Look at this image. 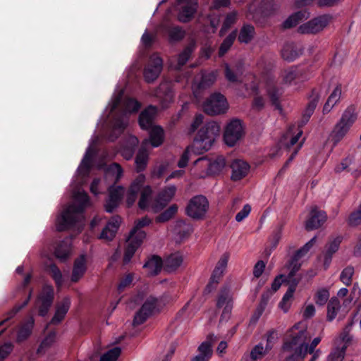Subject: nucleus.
Wrapping results in <instances>:
<instances>
[{"label":"nucleus","mask_w":361,"mask_h":361,"mask_svg":"<svg viewBox=\"0 0 361 361\" xmlns=\"http://www.w3.org/2000/svg\"><path fill=\"white\" fill-rule=\"evenodd\" d=\"M75 199L79 203L69 205L58 216L56 219V230L58 231H63L75 227L80 221L90 200L88 195L85 192H78Z\"/></svg>","instance_id":"f257e3e1"},{"label":"nucleus","mask_w":361,"mask_h":361,"mask_svg":"<svg viewBox=\"0 0 361 361\" xmlns=\"http://www.w3.org/2000/svg\"><path fill=\"white\" fill-rule=\"evenodd\" d=\"M220 127L215 121L206 122L194 138V147L199 153L208 151L219 135Z\"/></svg>","instance_id":"f03ea898"},{"label":"nucleus","mask_w":361,"mask_h":361,"mask_svg":"<svg viewBox=\"0 0 361 361\" xmlns=\"http://www.w3.org/2000/svg\"><path fill=\"white\" fill-rule=\"evenodd\" d=\"M167 295L163 294L159 297L149 295L141 307L135 312L133 325L134 326L142 324L146 320L156 312H159L166 305Z\"/></svg>","instance_id":"7ed1b4c3"},{"label":"nucleus","mask_w":361,"mask_h":361,"mask_svg":"<svg viewBox=\"0 0 361 361\" xmlns=\"http://www.w3.org/2000/svg\"><path fill=\"white\" fill-rule=\"evenodd\" d=\"M306 336L305 330L298 331L293 329L291 330L283 345V350L291 353L286 357L284 361H302Z\"/></svg>","instance_id":"20e7f679"},{"label":"nucleus","mask_w":361,"mask_h":361,"mask_svg":"<svg viewBox=\"0 0 361 361\" xmlns=\"http://www.w3.org/2000/svg\"><path fill=\"white\" fill-rule=\"evenodd\" d=\"M356 119L357 114L355 106L350 105L348 106L331 134V141L334 146H336L344 137Z\"/></svg>","instance_id":"39448f33"},{"label":"nucleus","mask_w":361,"mask_h":361,"mask_svg":"<svg viewBox=\"0 0 361 361\" xmlns=\"http://www.w3.org/2000/svg\"><path fill=\"white\" fill-rule=\"evenodd\" d=\"M209 209V201L204 195H195L188 202L185 208V214L195 220L204 218Z\"/></svg>","instance_id":"423d86ee"},{"label":"nucleus","mask_w":361,"mask_h":361,"mask_svg":"<svg viewBox=\"0 0 361 361\" xmlns=\"http://www.w3.org/2000/svg\"><path fill=\"white\" fill-rule=\"evenodd\" d=\"M228 104L225 96L220 92L212 94L204 102V111L210 116L220 115L226 112Z\"/></svg>","instance_id":"0eeeda50"},{"label":"nucleus","mask_w":361,"mask_h":361,"mask_svg":"<svg viewBox=\"0 0 361 361\" xmlns=\"http://www.w3.org/2000/svg\"><path fill=\"white\" fill-rule=\"evenodd\" d=\"M245 135L244 127L240 119L233 118L226 125L224 132V140L228 147H233Z\"/></svg>","instance_id":"6e6552de"},{"label":"nucleus","mask_w":361,"mask_h":361,"mask_svg":"<svg viewBox=\"0 0 361 361\" xmlns=\"http://www.w3.org/2000/svg\"><path fill=\"white\" fill-rule=\"evenodd\" d=\"M332 16L329 14L319 16L300 25L298 27V32L302 35H316L322 31L329 25Z\"/></svg>","instance_id":"1a4fd4ad"},{"label":"nucleus","mask_w":361,"mask_h":361,"mask_svg":"<svg viewBox=\"0 0 361 361\" xmlns=\"http://www.w3.org/2000/svg\"><path fill=\"white\" fill-rule=\"evenodd\" d=\"M163 61L159 56H152L144 69V77L147 82H154L162 70Z\"/></svg>","instance_id":"9d476101"},{"label":"nucleus","mask_w":361,"mask_h":361,"mask_svg":"<svg viewBox=\"0 0 361 361\" xmlns=\"http://www.w3.org/2000/svg\"><path fill=\"white\" fill-rule=\"evenodd\" d=\"M319 98L320 95L317 90L316 88L312 89L310 96V101L302 113L301 120L298 123L299 128H302L307 123L317 106Z\"/></svg>","instance_id":"9b49d317"},{"label":"nucleus","mask_w":361,"mask_h":361,"mask_svg":"<svg viewBox=\"0 0 361 361\" xmlns=\"http://www.w3.org/2000/svg\"><path fill=\"white\" fill-rule=\"evenodd\" d=\"M176 192L175 185H169L163 188L158 194L154 204V209L159 212L163 209L172 200Z\"/></svg>","instance_id":"f8f14e48"},{"label":"nucleus","mask_w":361,"mask_h":361,"mask_svg":"<svg viewBox=\"0 0 361 361\" xmlns=\"http://www.w3.org/2000/svg\"><path fill=\"white\" fill-rule=\"evenodd\" d=\"M145 176L142 173L139 174L131 183L127 193L126 204L128 207L133 205L135 202L137 195L140 192L142 185L145 183Z\"/></svg>","instance_id":"ddd939ff"},{"label":"nucleus","mask_w":361,"mask_h":361,"mask_svg":"<svg viewBox=\"0 0 361 361\" xmlns=\"http://www.w3.org/2000/svg\"><path fill=\"white\" fill-rule=\"evenodd\" d=\"M121 223V218L118 215L113 216L102 229L99 238L107 240H112L119 228Z\"/></svg>","instance_id":"4468645a"},{"label":"nucleus","mask_w":361,"mask_h":361,"mask_svg":"<svg viewBox=\"0 0 361 361\" xmlns=\"http://www.w3.org/2000/svg\"><path fill=\"white\" fill-rule=\"evenodd\" d=\"M327 218L325 212L314 208L310 213V217L306 221L305 228L307 231H312L321 227Z\"/></svg>","instance_id":"2eb2a0df"},{"label":"nucleus","mask_w":361,"mask_h":361,"mask_svg":"<svg viewBox=\"0 0 361 361\" xmlns=\"http://www.w3.org/2000/svg\"><path fill=\"white\" fill-rule=\"evenodd\" d=\"M302 46L294 42H287L281 49V56L284 60L292 62L302 55Z\"/></svg>","instance_id":"dca6fc26"},{"label":"nucleus","mask_w":361,"mask_h":361,"mask_svg":"<svg viewBox=\"0 0 361 361\" xmlns=\"http://www.w3.org/2000/svg\"><path fill=\"white\" fill-rule=\"evenodd\" d=\"M155 114L156 108L152 105L141 111L138 118V123L142 130H149L154 127Z\"/></svg>","instance_id":"f3484780"},{"label":"nucleus","mask_w":361,"mask_h":361,"mask_svg":"<svg viewBox=\"0 0 361 361\" xmlns=\"http://www.w3.org/2000/svg\"><path fill=\"white\" fill-rule=\"evenodd\" d=\"M231 178L233 181H238L245 178L250 170V165L240 159L234 160L231 164Z\"/></svg>","instance_id":"a211bd4d"},{"label":"nucleus","mask_w":361,"mask_h":361,"mask_svg":"<svg viewBox=\"0 0 361 361\" xmlns=\"http://www.w3.org/2000/svg\"><path fill=\"white\" fill-rule=\"evenodd\" d=\"M34 325L35 319L32 316L23 322L17 332L16 341L22 343L26 341L32 334Z\"/></svg>","instance_id":"6ab92c4d"},{"label":"nucleus","mask_w":361,"mask_h":361,"mask_svg":"<svg viewBox=\"0 0 361 361\" xmlns=\"http://www.w3.org/2000/svg\"><path fill=\"white\" fill-rule=\"evenodd\" d=\"M71 239L66 238L65 239L56 243L54 248V255L62 262H65L71 252Z\"/></svg>","instance_id":"aec40b11"},{"label":"nucleus","mask_w":361,"mask_h":361,"mask_svg":"<svg viewBox=\"0 0 361 361\" xmlns=\"http://www.w3.org/2000/svg\"><path fill=\"white\" fill-rule=\"evenodd\" d=\"M86 258L84 255H81L74 261L73 268L71 274V281L78 282L85 274L86 271Z\"/></svg>","instance_id":"412c9836"},{"label":"nucleus","mask_w":361,"mask_h":361,"mask_svg":"<svg viewBox=\"0 0 361 361\" xmlns=\"http://www.w3.org/2000/svg\"><path fill=\"white\" fill-rule=\"evenodd\" d=\"M71 306V300L69 298H64L57 305L54 315L53 316L51 323L58 324L61 323L65 318Z\"/></svg>","instance_id":"4be33fe9"},{"label":"nucleus","mask_w":361,"mask_h":361,"mask_svg":"<svg viewBox=\"0 0 361 361\" xmlns=\"http://www.w3.org/2000/svg\"><path fill=\"white\" fill-rule=\"evenodd\" d=\"M151 222L152 220L147 216L137 219L135 222V225L130 232V238L134 237L143 240L146 237V233L142 231V228L149 225Z\"/></svg>","instance_id":"5701e85b"},{"label":"nucleus","mask_w":361,"mask_h":361,"mask_svg":"<svg viewBox=\"0 0 361 361\" xmlns=\"http://www.w3.org/2000/svg\"><path fill=\"white\" fill-rule=\"evenodd\" d=\"M164 263L161 257L153 255L145 263L143 268L147 269L151 276H157L161 272Z\"/></svg>","instance_id":"b1692460"},{"label":"nucleus","mask_w":361,"mask_h":361,"mask_svg":"<svg viewBox=\"0 0 361 361\" xmlns=\"http://www.w3.org/2000/svg\"><path fill=\"white\" fill-rule=\"evenodd\" d=\"M197 5L183 4L178 13L177 18L178 21L183 23L191 21L197 11Z\"/></svg>","instance_id":"393cba45"},{"label":"nucleus","mask_w":361,"mask_h":361,"mask_svg":"<svg viewBox=\"0 0 361 361\" xmlns=\"http://www.w3.org/2000/svg\"><path fill=\"white\" fill-rule=\"evenodd\" d=\"M164 30L171 43L180 42L185 36V31L179 25H167Z\"/></svg>","instance_id":"a878e982"},{"label":"nucleus","mask_w":361,"mask_h":361,"mask_svg":"<svg viewBox=\"0 0 361 361\" xmlns=\"http://www.w3.org/2000/svg\"><path fill=\"white\" fill-rule=\"evenodd\" d=\"M128 240L129 242L125 249L123 258V262L125 264L130 262L137 249L140 246L143 241L134 237L130 238V236L128 237Z\"/></svg>","instance_id":"bb28decb"},{"label":"nucleus","mask_w":361,"mask_h":361,"mask_svg":"<svg viewBox=\"0 0 361 361\" xmlns=\"http://www.w3.org/2000/svg\"><path fill=\"white\" fill-rule=\"evenodd\" d=\"M256 35L255 28L251 24H243L241 27L238 37V40L242 44H249Z\"/></svg>","instance_id":"cd10ccee"},{"label":"nucleus","mask_w":361,"mask_h":361,"mask_svg":"<svg viewBox=\"0 0 361 361\" xmlns=\"http://www.w3.org/2000/svg\"><path fill=\"white\" fill-rule=\"evenodd\" d=\"M198 355L191 359V361H209L213 355L212 348L209 342H202L197 348Z\"/></svg>","instance_id":"c85d7f7f"},{"label":"nucleus","mask_w":361,"mask_h":361,"mask_svg":"<svg viewBox=\"0 0 361 361\" xmlns=\"http://www.w3.org/2000/svg\"><path fill=\"white\" fill-rule=\"evenodd\" d=\"M164 140V130L161 126H156L150 129L149 142L153 147H158L161 145Z\"/></svg>","instance_id":"c756f323"},{"label":"nucleus","mask_w":361,"mask_h":361,"mask_svg":"<svg viewBox=\"0 0 361 361\" xmlns=\"http://www.w3.org/2000/svg\"><path fill=\"white\" fill-rule=\"evenodd\" d=\"M149 160V154L146 149L141 147L135 157V164L137 173H141L145 170Z\"/></svg>","instance_id":"7c9ffc66"},{"label":"nucleus","mask_w":361,"mask_h":361,"mask_svg":"<svg viewBox=\"0 0 361 361\" xmlns=\"http://www.w3.org/2000/svg\"><path fill=\"white\" fill-rule=\"evenodd\" d=\"M183 262V257L178 252L170 255L164 262V269L168 272L176 270Z\"/></svg>","instance_id":"2f4dec72"},{"label":"nucleus","mask_w":361,"mask_h":361,"mask_svg":"<svg viewBox=\"0 0 361 361\" xmlns=\"http://www.w3.org/2000/svg\"><path fill=\"white\" fill-rule=\"evenodd\" d=\"M238 30H233L221 42L219 46L218 55L219 57H223L230 50L237 38Z\"/></svg>","instance_id":"473e14b6"},{"label":"nucleus","mask_w":361,"mask_h":361,"mask_svg":"<svg viewBox=\"0 0 361 361\" xmlns=\"http://www.w3.org/2000/svg\"><path fill=\"white\" fill-rule=\"evenodd\" d=\"M238 20V12L233 11L226 14L225 19L223 22L222 26L219 30V36L223 37L227 31L236 23Z\"/></svg>","instance_id":"72a5a7b5"},{"label":"nucleus","mask_w":361,"mask_h":361,"mask_svg":"<svg viewBox=\"0 0 361 361\" xmlns=\"http://www.w3.org/2000/svg\"><path fill=\"white\" fill-rule=\"evenodd\" d=\"M226 162L224 157L217 156L216 158L210 161L207 171L210 174L216 175L220 173L226 166Z\"/></svg>","instance_id":"f704fd0d"},{"label":"nucleus","mask_w":361,"mask_h":361,"mask_svg":"<svg viewBox=\"0 0 361 361\" xmlns=\"http://www.w3.org/2000/svg\"><path fill=\"white\" fill-rule=\"evenodd\" d=\"M140 197L138 201V207L140 209L145 210L149 206L150 197L152 194V188L149 185H142L140 190Z\"/></svg>","instance_id":"c9c22d12"},{"label":"nucleus","mask_w":361,"mask_h":361,"mask_svg":"<svg viewBox=\"0 0 361 361\" xmlns=\"http://www.w3.org/2000/svg\"><path fill=\"white\" fill-rule=\"evenodd\" d=\"M127 126L126 122L121 117H118L114 119L113 123L112 132L110 135V140L111 141L115 140L118 137L123 133L124 130Z\"/></svg>","instance_id":"e433bc0d"},{"label":"nucleus","mask_w":361,"mask_h":361,"mask_svg":"<svg viewBox=\"0 0 361 361\" xmlns=\"http://www.w3.org/2000/svg\"><path fill=\"white\" fill-rule=\"evenodd\" d=\"M301 75L300 71L297 68L292 66L282 73V80L284 84L291 85L293 82L298 79Z\"/></svg>","instance_id":"4c0bfd02"},{"label":"nucleus","mask_w":361,"mask_h":361,"mask_svg":"<svg viewBox=\"0 0 361 361\" xmlns=\"http://www.w3.org/2000/svg\"><path fill=\"white\" fill-rule=\"evenodd\" d=\"M340 307V301L336 297H333L329 300L327 304V321L332 322L336 318Z\"/></svg>","instance_id":"58836bf2"},{"label":"nucleus","mask_w":361,"mask_h":361,"mask_svg":"<svg viewBox=\"0 0 361 361\" xmlns=\"http://www.w3.org/2000/svg\"><path fill=\"white\" fill-rule=\"evenodd\" d=\"M195 47V44L194 42H191L185 46L183 50L178 54V65L179 66H183L186 64L192 54L194 52Z\"/></svg>","instance_id":"ea45409f"},{"label":"nucleus","mask_w":361,"mask_h":361,"mask_svg":"<svg viewBox=\"0 0 361 361\" xmlns=\"http://www.w3.org/2000/svg\"><path fill=\"white\" fill-rule=\"evenodd\" d=\"M305 18V13L302 11H298L290 15L286 18L283 24V29H290L295 27Z\"/></svg>","instance_id":"a19ab883"},{"label":"nucleus","mask_w":361,"mask_h":361,"mask_svg":"<svg viewBox=\"0 0 361 361\" xmlns=\"http://www.w3.org/2000/svg\"><path fill=\"white\" fill-rule=\"evenodd\" d=\"M178 205L176 204H171L169 208L162 212L156 217L157 223H165L171 219L178 212Z\"/></svg>","instance_id":"79ce46f5"},{"label":"nucleus","mask_w":361,"mask_h":361,"mask_svg":"<svg viewBox=\"0 0 361 361\" xmlns=\"http://www.w3.org/2000/svg\"><path fill=\"white\" fill-rule=\"evenodd\" d=\"M216 80V75L213 72H203L197 85L199 90H205L211 87Z\"/></svg>","instance_id":"37998d69"},{"label":"nucleus","mask_w":361,"mask_h":361,"mask_svg":"<svg viewBox=\"0 0 361 361\" xmlns=\"http://www.w3.org/2000/svg\"><path fill=\"white\" fill-rule=\"evenodd\" d=\"M267 94L271 104L275 109L281 111L282 108L279 102L281 93L279 92V88L276 86L269 87L267 89Z\"/></svg>","instance_id":"c03bdc74"},{"label":"nucleus","mask_w":361,"mask_h":361,"mask_svg":"<svg viewBox=\"0 0 361 361\" xmlns=\"http://www.w3.org/2000/svg\"><path fill=\"white\" fill-rule=\"evenodd\" d=\"M123 170L121 166L116 162L109 164L106 169V176H112L114 177V183H117L120 180L123 176Z\"/></svg>","instance_id":"a18cd8bd"},{"label":"nucleus","mask_w":361,"mask_h":361,"mask_svg":"<svg viewBox=\"0 0 361 361\" xmlns=\"http://www.w3.org/2000/svg\"><path fill=\"white\" fill-rule=\"evenodd\" d=\"M316 243V237H313L310 240L305 243L302 247L298 249L294 255L291 257L293 261H299L302 257H304L312 247Z\"/></svg>","instance_id":"49530a36"},{"label":"nucleus","mask_w":361,"mask_h":361,"mask_svg":"<svg viewBox=\"0 0 361 361\" xmlns=\"http://www.w3.org/2000/svg\"><path fill=\"white\" fill-rule=\"evenodd\" d=\"M330 296L329 291L326 288H319L314 294V300L319 306L324 305L329 300Z\"/></svg>","instance_id":"de8ad7c7"},{"label":"nucleus","mask_w":361,"mask_h":361,"mask_svg":"<svg viewBox=\"0 0 361 361\" xmlns=\"http://www.w3.org/2000/svg\"><path fill=\"white\" fill-rule=\"evenodd\" d=\"M321 342V338L320 337H316L314 338L311 343L309 345L307 343V337L306 336L304 349L302 352V361L304 360L306 355L309 354H312L316 352V347L319 345V343Z\"/></svg>","instance_id":"09e8293b"},{"label":"nucleus","mask_w":361,"mask_h":361,"mask_svg":"<svg viewBox=\"0 0 361 361\" xmlns=\"http://www.w3.org/2000/svg\"><path fill=\"white\" fill-rule=\"evenodd\" d=\"M32 293V289H30L29 291L28 296L25 300V301L20 306H18V307L15 308L14 310H13L10 312H8V317L5 319L0 322V327L3 326L7 322H8L11 319H12L18 311H20L21 309L24 308L25 307H26L27 305V304L31 298Z\"/></svg>","instance_id":"8fccbe9b"},{"label":"nucleus","mask_w":361,"mask_h":361,"mask_svg":"<svg viewBox=\"0 0 361 361\" xmlns=\"http://www.w3.org/2000/svg\"><path fill=\"white\" fill-rule=\"evenodd\" d=\"M121 349L119 347H114L103 354L99 361H116L120 356Z\"/></svg>","instance_id":"3c124183"},{"label":"nucleus","mask_w":361,"mask_h":361,"mask_svg":"<svg viewBox=\"0 0 361 361\" xmlns=\"http://www.w3.org/2000/svg\"><path fill=\"white\" fill-rule=\"evenodd\" d=\"M354 274V268L348 266L343 269L340 275V280L347 286L352 283V277Z\"/></svg>","instance_id":"603ef678"},{"label":"nucleus","mask_w":361,"mask_h":361,"mask_svg":"<svg viewBox=\"0 0 361 361\" xmlns=\"http://www.w3.org/2000/svg\"><path fill=\"white\" fill-rule=\"evenodd\" d=\"M342 240V235H338L336 238H333L332 240H330L326 246V250L325 252L331 255H334V253H336L338 250Z\"/></svg>","instance_id":"864d4df0"},{"label":"nucleus","mask_w":361,"mask_h":361,"mask_svg":"<svg viewBox=\"0 0 361 361\" xmlns=\"http://www.w3.org/2000/svg\"><path fill=\"white\" fill-rule=\"evenodd\" d=\"M54 298V288L51 286H45L43 287L42 293L38 296V300H43L52 304Z\"/></svg>","instance_id":"5fc2aeb1"},{"label":"nucleus","mask_w":361,"mask_h":361,"mask_svg":"<svg viewBox=\"0 0 361 361\" xmlns=\"http://www.w3.org/2000/svg\"><path fill=\"white\" fill-rule=\"evenodd\" d=\"M124 188L121 185L118 186H111L109 188V198L111 200H114L118 202H121L123 193Z\"/></svg>","instance_id":"6e6d98bb"},{"label":"nucleus","mask_w":361,"mask_h":361,"mask_svg":"<svg viewBox=\"0 0 361 361\" xmlns=\"http://www.w3.org/2000/svg\"><path fill=\"white\" fill-rule=\"evenodd\" d=\"M274 0H262L260 3V9L262 13L266 16H270L275 10Z\"/></svg>","instance_id":"4d7b16f0"},{"label":"nucleus","mask_w":361,"mask_h":361,"mask_svg":"<svg viewBox=\"0 0 361 361\" xmlns=\"http://www.w3.org/2000/svg\"><path fill=\"white\" fill-rule=\"evenodd\" d=\"M49 271L54 280L56 285L59 286L62 283L63 276L61 270L55 264H51L49 267Z\"/></svg>","instance_id":"13d9d810"},{"label":"nucleus","mask_w":361,"mask_h":361,"mask_svg":"<svg viewBox=\"0 0 361 361\" xmlns=\"http://www.w3.org/2000/svg\"><path fill=\"white\" fill-rule=\"evenodd\" d=\"M133 281V274L129 273L126 274L124 277L121 278L120 282L117 286V290L119 293H121L124 291V290L130 286Z\"/></svg>","instance_id":"bf43d9fd"},{"label":"nucleus","mask_w":361,"mask_h":361,"mask_svg":"<svg viewBox=\"0 0 361 361\" xmlns=\"http://www.w3.org/2000/svg\"><path fill=\"white\" fill-rule=\"evenodd\" d=\"M293 294L294 293L292 290H287L281 300L280 301L279 306L283 310L284 312H288L290 305L289 301L293 297Z\"/></svg>","instance_id":"052dcab7"},{"label":"nucleus","mask_w":361,"mask_h":361,"mask_svg":"<svg viewBox=\"0 0 361 361\" xmlns=\"http://www.w3.org/2000/svg\"><path fill=\"white\" fill-rule=\"evenodd\" d=\"M228 302L232 304V300L229 298L228 292L227 290H221L218 295L216 307L219 309L221 308Z\"/></svg>","instance_id":"680f3d73"},{"label":"nucleus","mask_w":361,"mask_h":361,"mask_svg":"<svg viewBox=\"0 0 361 361\" xmlns=\"http://www.w3.org/2000/svg\"><path fill=\"white\" fill-rule=\"evenodd\" d=\"M14 345L11 342L0 345V361H4L13 351Z\"/></svg>","instance_id":"e2e57ef3"},{"label":"nucleus","mask_w":361,"mask_h":361,"mask_svg":"<svg viewBox=\"0 0 361 361\" xmlns=\"http://www.w3.org/2000/svg\"><path fill=\"white\" fill-rule=\"evenodd\" d=\"M204 116L201 114H196L190 128H188V134H193L199 127L203 123Z\"/></svg>","instance_id":"0e129e2a"},{"label":"nucleus","mask_w":361,"mask_h":361,"mask_svg":"<svg viewBox=\"0 0 361 361\" xmlns=\"http://www.w3.org/2000/svg\"><path fill=\"white\" fill-rule=\"evenodd\" d=\"M348 224L351 226H355L361 223V205L358 209L353 212L348 217Z\"/></svg>","instance_id":"69168bd1"},{"label":"nucleus","mask_w":361,"mask_h":361,"mask_svg":"<svg viewBox=\"0 0 361 361\" xmlns=\"http://www.w3.org/2000/svg\"><path fill=\"white\" fill-rule=\"evenodd\" d=\"M264 354V347L262 344L256 345L251 350L250 358L254 361L260 359Z\"/></svg>","instance_id":"338daca9"},{"label":"nucleus","mask_w":361,"mask_h":361,"mask_svg":"<svg viewBox=\"0 0 361 361\" xmlns=\"http://www.w3.org/2000/svg\"><path fill=\"white\" fill-rule=\"evenodd\" d=\"M347 347L343 346L341 349H337L329 355L330 361H343Z\"/></svg>","instance_id":"774afa93"}]
</instances>
